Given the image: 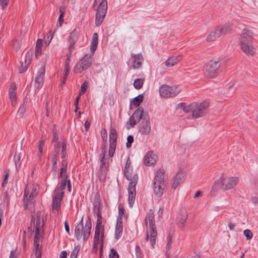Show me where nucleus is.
Returning <instances> with one entry per match:
<instances>
[{
	"label": "nucleus",
	"mask_w": 258,
	"mask_h": 258,
	"mask_svg": "<svg viewBox=\"0 0 258 258\" xmlns=\"http://www.w3.org/2000/svg\"><path fill=\"white\" fill-rule=\"evenodd\" d=\"M66 148L67 145L63 143L62 145V150H61L62 160L58 175V177L62 178V179L60 185L57 186L54 191L51 204V211L55 215L58 214L60 208L61 201L63 195V190L65 188L67 184L68 162L66 159L67 155Z\"/></svg>",
	"instance_id": "1"
},
{
	"label": "nucleus",
	"mask_w": 258,
	"mask_h": 258,
	"mask_svg": "<svg viewBox=\"0 0 258 258\" xmlns=\"http://www.w3.org/2000/svg\"><path fill=\"white\" fill-rule=\"evenodd\" d=\"M32 218L31 227L35 231L33 252L36 258H40L41 251L39 243L43 238L46 216L44 212L40 211L34 213Z\"/></svg>",
	"instance_id": "2"
},
{
	"label": "nucleus",
	"mask_w": 258,
	"mask_h": 258,
	"mask_svg": "<svg viewBox=\"0 0 258 258\" xmlns=\"http://www.w3.org/2000/svg\"><path fill=\"white\" fill-rule=\"evenodd\" d=\"M209 103L207 101L193 102L188 105L184 103L177 104V108L182 109L184 112L192 113L193 118H199L205 116L208 112Z\"/></svg>",
	"instance_id": "3"
},
{
	"label": "nucleus",
	"mask_w": 258,
	"mask_h": 258,
	"mask_svg": "<svg viewBox=\"0 0 258 258\" xmlns=\"http://www.w3.org/2000/svg\"><path fill=\"white\" fill-rule=\"evenodd\" d=\"M131 164V161L128 159L124 167V174L130 181L128 188V205L130 207H132L135 201L136 186L138 181V176L137 174L132 173Z\"/></svg>",
	"instance_id": "4"
},
{
	"label": "nucleus",
	"mask_w": 258,
	"mask_h": 258,
	"mask_svg": "<svg viewBox=\"0 0 258 258\" xmlns=\"http://www.w3.org/2000/svg\"><path fill=\"white\" fill-rule=\"evenodd\" d=\"M239 182V178L237 176H229L222 174L212 185V189L217 190L220 186L224 190H229L234 188Z\"/></svg>",
	"instance_id": "5"
},
{
	"label": "nucleus",
	"mask_w": 258,
	"mask_h": 258,
	"mask_svg": "<svg viewBox=\"0 0 258 258\" xmlns=\"http://www.w3.org/2000/svg\"><path fill=\"white\" fill-rule=\"evenodd\" d=\"M164 173L162 170H158L154 180V192L157 197H161L165 189L166 183L164 180Z\"/></svg>",
	"instance_id": "6"
},
{
	"label": "nucleus",
	"mask_w": 258,
	"mask_h": 258,
	"mask_svg": "<svg viewBox=\"0 0 258 258\" xmlns=\"http://www.w3.org/2000/svg\"><path fill=\"white\" fill-rule=\"evenodd\" d=\"M148 220L149 221V227L150 229V233H147L146 240L149 239L150 243L152 248L154 247L156 243V240L157 237V232L154 221V215L152 210H150L148 216Z\"/></svg>",
	"instance_id": "7"
},
{
	"label": "nucleus",
	"mask_w": 258,
	"mask_h": 258,
	"mask_svg": "<svg viewBox=\"0 0 258 258\" xmlns=\"http://www.w3.org/2000/svg\"><path fill=\"white\" fill-rule=\"evenodd\" d=\"M38 186L36 184L27 186L24 191L23 203L25 209L29 208L33 203L38 194Z\"/></svg>",
	"instance_id": "8"
},
{
	"label": "nucleus",
	"mask_w": 258,
	"mask_h": 258,
	"mask_svg": "<svg viewBox=\"0 0 258 258\" xmlns=\"http://www.w3.org/2000/svg\"><path fill=\"white\" fill-rule=\"evenodd\" d=\"M91 229V224L90 222L87 223L84 227L83 218L81 222L76 226L75 235L78 240L82 238L86 241L89 237Z\"/></svg>",
	"instance_id": "9"
},
{
	"label": "nucleus",
	"mask_w": 258,
	"mask_h": 258,
	"mask_svg": "<svg viewBox=\"0 0 258 258\" xmlns=\"http://www.w3.org/2000/svg\"><path fill=\"white\" fill-rule=\"evenodd\" d=\"M219 68V59H213L208 61L205 65L204 75L208 79L215 78L218 75Z\"/></svg>",
	"instance_id": "10"
},
{
	"label": "nucleus",
	"mask_w": 258,
	"mask_h": 258,
	"mask_svg": "<svg viewBox=\"0 0 258 258\" xmlns=\"http://www.w3.org/2000/svg\"><path fill=\"white\" fill-rule=\"evenodd\" d=\"M94 4L98 5L96 15V24L100 25L103 21L107 8V1L105 0H95Z\"/></svg>",
	"instance_id": "11"
},
{
	"label": "nucleus",
	"mask_w": 258,
	"mask_h": 258,
	"mask_svg": "<svg viewBox=\"0 0 258 258\" xmlns=\"http://www.w3.org/2000/svg\"><path fill=\"white\" fill-rule=\"evenodd\" d=\"M181 89L178 86L162 85L159 88L160 95L164 98H171L177 95Z\"/></svg>",
	"instance_id": "12"
},
{
	"label": "nucleus",
	"mask_w": 258,
	"mask_h": 258,
	"mask_svg": "<svg viewBox=\"0 0 258 258\" xmlns=\"http://www.w3.org/2000/svg\"><path fill=\"white\" fill-rule=\"evenodd\" d=\"M92 64V58L89 55L86 54L76 64L74 72L76 74H79L88 69Z\"/></svg>",
	"instance_id": "13"
},
{
	"label": "nucleus",
	"mask_w": 258,
	"mask_h": 258,
	"mask_svg": "<svg viewBox=\"0 0 258 258\" xmlns=\"http://www.w3.org/2000/svg\"><path fill=\"white\" fill-rule=\"evenodd\" d=\"M143 115V109L142 108L137 109L130 118L126 123L127 128H130L137 124Z\"/></svg>",
	"instance_id": "14"
},
{
	"label": "nucleus",
	"mask_w": 258,
	"mask_h": 258,
	"mask_svg": "<svg viewBox=\"0 0 258 258\" xmlns=\"http://www.w3.org/2000/svg\"><path fill=\"white\" fill-rule=\"evenodd\" d=\"M117 139L116 131L115 129H111L109 134V142L110 146L108 151V155L110 157H112L114 155V153L116 148Z\"/></svg>",
	"instance_id": "15"
},
{
	"label": "nucleus",
	"mask_w": 258,
	"mask_h": 258,
	"mask_svg": "<svg viewBox=\"0 0 258 258\" xmlns=\"http://www.w3.org/2000/svg\"><path fill=\"white\" fill-rule=\"evenodd\" d=\"M151 131V123L148 119L144 118L140 123L139 132L142 135H147Z\"/></svg>",
	"instance_id": "16"
},
{
	"label": "nucleus",
	"mask_w": 258,
	"mask_h": 258,
	"mask_svg": "<svg viewBox=\"0 0 258 258\" xmlns=\"http://www.w3.org/2000/svg\"><path fill=\"white\" fill-rule=\"evenodd\" d=\"M101 174L100 178L101 179L104 180L105 178L106 175L107 171L108 168V161L105 158V152L101 154Z\"/></svg>",
	"instance_id": "17"
},
{
	"label": "nucleus",
	"mask_w": 258,
	"mask_h": 258,
	"mask_svg": "<svg viewBox=\"0 0 258 258\" xmlns=\"http://www.w3.org/2000/svg\"><path fill=\"white\" fill-rule=\"evenodd\" d=\"M157 155L152 151L147 152L144 159V163L146 166H149L155 163L157 160Z\"/></svg>",
	"instance_id": "18"
},
{
	"label": "nucleus",
	"mask_w": 258,
	"mask_h": 258,
	"mask_svg": "<svg viewBox=\"0 0 258 258\" xmlns=\"http://www.w3.org/2000/svg\"><path fill=\"white\" fill-rule=\"evenodd\" d=\"M93 212L94 214L98 217L101 218V204L99 194L96 193L94 196V201L93 204Z\"/></svg>",
	"instance_id": "19"
},
{
	"label": "nucleus",
	"mask_w": 258,
	"mask_h": 258,
	"mask_svg": "<svg viewBox=\"0 0 258 258\" xmlns=\"http://www.w3.org/2000/svg\"><path fill=\"white\" fill-rule=\"evenodd\" d=\"M45 74V69L43 67L40 68L35 78V87L39 88L41 86L44 82V78Z\"/></svg>",
	"instance_id": "20"
},
{
	"label": "nucleus",
	"mask_w": 258,
	"mask_h": 258,
	"mask_svg": "<svg viewBox=\"0 0 258 258\" xmlns=\"http://www.w3.org/2000/svg\"><path fill=\"white\" fill-rule=\"evenodd\" d=\"M219 36H224L229 33L231 29V25L229 24H224L215 28Z\"/></svg>",
	"instance_id": "21"
},
{
	"label": "nucleus",
	"mask_w": 258,
	"mask_h": 258,
	"mask_svg": "<svg viewBox=\"0 0 258 258\" xmlns=\"http://www.w3.org/2000/svg\"><path fill=\"white\" fill-rule=\"evenodd\" d=\"M243 52L248 56H252L255 53V49L251 42H243Z\"/></svg>",
	"instance_id": "22"
},
{
	"label": "nucleus",
	"mask_w": 258,
	"mask_h": 258,
	"mask_svg": "<svg viewBox=\"0 0 258 258\" xmlns=\"http://www.w3.org/2000/svg\"><path fill=\"white\" fill-rule=\"evenodd\" d=\"M220 37L216 29L214 28L211 30L207 35L205 40L208 43H213Z\"/></svg>",
	"instance_id": "23"
},
{
	"label": "nucleus",
	"mask_w": 258,
	"mask_h": 258,
	"mask_svg": "<svg viewBox=\"0 0 258 258\" xmlns=\"http://www.w3.org/2000/svg\"><path fill=\"white\" fill-rule=\"evenodd\" d=\"M253 32L248 28L243 29V42H251L253 39Z\"/></svg>",
	"instance_id": "24"
},
{
	"label": "nucleus",
	"mask_w": 258,
	"mask_h": 258,
	"mask_svg": "<svg viewBox=\"0 0 258 258\" xmlns=\"http://www.w3.org/2000/svg\"><path fill=\"white\" fill-rule=\"evenodd\" d=\"M133 68L134 69H137L140 68L142 65L143 57L141 54H134L132 56Z\"/></svg>",
	"instance_id": "25"
},
{
	"label": "nucleus",
	"mask_w": 258,
	"mask_h": 258,
	"mask_svg": "<svg viewBox=\"0 0 258 258\" xmlns=\"http://www.w3.org/2000/svg\"><path fill=\"white\" fill-rule=\"evenodd\" d=\"M78 35L79 32L76 29H74L71 32L69 38L70 49H73L74 48V46L78 39Z\"/></svg>",
	"instance_id": "26"
},
{
	"label": "nucleus",
	"mask_w": 258,
	"mask_h": 258,
	"mask_svg": "<svg viewBox=\"0 0 258 258\" xmlns=\"http://www.w3.org/2000/svg\"><path fill=\"white\" fill-rule=\"evenodd\" d=\"M181 55H174L169 57L165 62V64L167 67H172L175 66L178 61H180Z\"/></svg>",
	"instance_id": "27"
},
{
	"label": "nucleus",
	"mask_w": 258,
	"mask_h": 258,
	"mask_svg": "<svg viewBox=\"0 0 258 258\" xmlns=\"http://www.w3.org/2000/svg\"><path fill=\"white\" fill-rule=\"evenodd\" d=\"M101 231L100 223H98L95 228V236L94 239L93 248L96 249L99 244V236Z\"/></svg>",
	"instance_id": "28"
},
{
	"label": "nucleus",
	"mask_w": 258,
	"mask_h": 258,
	"mask_svg": "<svg viewBox=\"0 0 258 258\" xmlns=\"http://www.w3.org/2000/svg\"><path fill=\"white\" fill-rule=\"evenodd\" d=\"M10 98L11 100L12 105L14 106L16 103V86L15 84L11 85L9 88Z\"/></svg>",
	"instance_id": "29"
},
{
	"label": "nucleus",
	"mask_w": 258,
	"mask_h": 258,
	"mask_svg": "<svg viewBox=\"0 0 258 258\" xmlns=\"http://www.w3.org/2000/svg\"><path fill=\"white\" fill-rule=\"evenodd\" d=\"M187 218V213L185 209H183L180 210L179 213L177 216V222L183 224L186 220Z\"/></svg>",
	"instance_id": "30"
},
{
	"label": "nucleus",
	"mask_w": 258,
	"mask_h": 258,
	"mask_svg": "<svg viewBox=\"0 0 258 258\" xmlns=\"http://www.w3.org/2000/svg\"><path fill=\"white\" fill-rule=\"evenodd\" d=\"M122 233V223L118 220L115 228V237L116 239H118L121 236Z\"/></svg>",
	"instance_id": "31"
},
{
	"label": "nucleus",
	"mask_w": 258,
	"mask_h": 258,
	"mask_svg": "<svg viewBox=\"0 0 258 258\" xmlns=\"http://www.w3.org/2000/svg\"><path fill=\"white\" fill-rule=\"evenodd\" d=\"M98 34L94 33L92 36V43L90 46V51L92 54H94L98 45Z\"/></svg>",
	"instance_id": "32"
},
{
	"label": "nucleus",
	"mask_w": 258,
	"mask_h": 258,
	"mask_svg": "<svg viewBox=\"0 0 258 258\" xmlns=\"http://www.w3.org/2000/svg\"><path fill=\"white\" fill-rule=\"evenodd\" d=\"M42 43V39H38L36 42V44L35 49V56L37 58L39 57L41 54Z\"/></svg>",
	"instance_id": "33"
},
{
	"label": "nucleus",
	"mask_w": 258,
	"mask_h": 258,
	"mask_svg": "<svg viewBox=\"0 0 258 258\" xmlns=\"http://www.w3.org/2000/svg\"><path fill=\"white\" fill-rule=\"evenodd\" d=\"M181 181V178L178 174L176 175L172 179L171 187L172 189H176Z\"/></svg>",
	"instance_id": "34"
},
{
	"label": "nucleus",
	"mask_w": 258,
	"mask_h": 258,
	"mask_svg": "<svg viewBox=\"0 0 258 258\" xmlns=\"http://www.w3.org/2000/svg\"><path fill=\"white\" fill-rule=\"evenodd\" d=\"M33 54V52L32 50H30L28 51L25 54L24 63L26 64L28 63V65H30L32 60Z\"/></svg>",
	"instance_id": "35"
},
{
	"label": "nucleus",
	"mask_w": 258,
	"mask_h": 258,
	"mask_svg": "<svg viewBox=\"0 0 258 258\" xmlns=\"http://www.w3.org/2000/svg\"><path fill=\"white\" fill-rule=\"evenodd\" d=\"M60 11V15L58 17V21L59 23V25L61 26L62 24V23L63 22V16L65 15V7L63 6H61L60 7L59 9Z\"/></svg>",
	"instance_id": "36"
},
{
	"label": "nucleus",
	"mask_w": 258,
	"mask_h": 258,
	"mask_svg": "<svg viewBox=\"0 0 258 258\" xmlns=\"http://www.w3.org/2000/svg\"><path fill=\"white\" fill-rule=\"evenodd\" d=\"M144 79H137L134 82V86L137 89H141L143 85Z\"/></svg>",
	"instance_id": "37"
},
{
	"label": "nucleus",
	"mask_w": 258,
	"mask_h": 258,
	"mask_svg": "<svg viewBox=\"0 0 258 258\" xmlns=\"http://www.w3.org/2000/svg\"><path fill=\"white\" fill-rule=\"evenodd\" d=\"M143 99V95L140 94L135 97L133 101V104L135 107L138 106Z\"/></svg>",
	"instance_id": "38"
},
{
	"label": "nucleus",
	"mask_w": 258,
	"mask_h": 258,
	"mask_svg": "<svg viewBox=\"0 0 258 258\" xmlns=\"http://www.w3.org/2000/svg\"><path fill=\"white\" fill-rule=\"evenodd\" d=\"M52 133H53V138H52V142L53 143H57L58 139V135L57 133L56 127L55 125H53V127L52 129Z\"/></svg>",
	"instance_id": "39"
},
{
	"label": "nucleus",
	"mask_w": 258,
	"mask_h": 258,
	"mask_svg": "<svg viewBox=\"0 0 258 258\" xmlns=\"http://www.w3.org/2000/svg\"><path fill=\"white\" fill-rule=\"evenodd\" d=\"M118 210H119V216L121 218L122 217L126 218L127 216L126 215L125 213V210L121 204H119L118 205Z\"/></svg>",
	"instance_id": "40"
},
{
	"label": "nucleus",
	"mask_w": 258,
	"mask_h": 258,
	"mask_svg": "<svg viewBox=\"0 0 258 258\" xmlns=\"http://www.w3.org/2000/svg\"><path fill=\"white\" fill-rule=\"evenodd\" d=\"M243 234L247 240L251 239L253 236L252 232L249 229L245 230L243 231Z\"/></svg>",
	"instance_id": "41"
},
{
	"label": "nucleus",
	"mask_w": 258,
	"mask_h": 258,
	"mask_svg": "<svg viewBox=\"0 0 258 258\" xmlns=\"http://www.w3.org/2000/svg\"><path fill=\"white\" fill-rule=\"evenodd\" d=\"M134 141V137L132 135H129L127 138V142L126 143V146L127 148H130L131 147L132 144Z\"/></svg>",
	"instance_id": "42"
},
{
	"label": "nucleus",
	"mask_w": 258,
	"mask_h": 258,
	"mask_svg": "<svg viewBox=\"0 0 258 258\" xmlns=\"http://www.w3.org/2000/svg\"><path fill=\"white\" fill-rule=\"evenodd\" d=\"M79 251V248L77 246L72 251L70 258H77V255Z\"/></svg>",
	"instance_id": "43"
},
{
	"label": "nucleus",
	"mask_w": 258,
	"mask_h": 258,
	"mask_svg": "<svg viewBox=\"0 0 258 258\" xmlns=\"http://www.w3.org/2000/svg\"><path fill=\"white\" fill-rule=\"evenodd\" d=\"M171 244H172V237L170 235H169L167 237V243L166 244L167 252H169L170 247H171Z\"/></svg>",
	"instance_id": "44"
},
{
	"label": "nucleus",
	"mask_w": 258,
	"mask_h": 258,
	"mask_svg": "<svg viewBox=\"0 0 258 258\" xmlns=\"http://www.w3.org/2000/svg\"><path fill=\"white\" fill-rule=\"evenodd\" d=\"M29 66L27 64L24 63V64H22V65L21 66V67H19V73H22L23 72H24L25 71H26L27 70V69H28V68L29 67Z\"/></svg>",
	"instance_id": "45"
},
{
	"label": "nucleus",
	"mask_w": 258,
	"mask_h": 258,
	"mask_svg": "<svg viewBox=\"0 0 258 258\" xmlns=\"http://www.w3.org/2000/svg\"><path fill=\"white\" fill-rule=\"evenodd\" d=\"M44 146V142L43 140H40L39 142L38 150L40 153V156L43 152V148Z\"/></svg>",
	"instance_id": "46"
},
{
	"label": "nucleus",
	"mask_w": 258,
	"mask_h": 258,
	"mask_svg": "<svg viewBox=\"0 0 258 258\" xmlns=\"http://www.w3.org/2000/svg\"><path fill=\"white\" fill-rule=\"evenodd\" d=\"M26 111V106L24 105V104H23L21 105L18 111V114H20L21 116H22L23 114Z\"/></svg>",
	"instance_id": "47"
},
{
	"label": "nucleus",
	"mask_w": 258,
	"mask_h": 258,
	"mask_svg": "<svg viewBox=\"0 0 258 258\" xmlns=\"http://www.w3.org/2000/svg\"><path fill=\"white\" fill-rule=\"evenodd\" d=\"M109 258H118V254L116 250L111 249L109 254Z\"/></svg>",
	"instance_id": "48"
},
{
	"label": "nucleus",
	"mask_w": 258,
	"mask_h": 258,
	"mask_svg": "<svg viewBox=\"0 0 258 258\" xmlns=\"http://www.w3.org/2000/svg\"><path fill=\"white\" fill-rule=\"evenodd\" d=\"M64 143L63 142L61 144L60 142H57V143L54 144V147L55 148V151H58L59 152L60 151V148L62 149V145ZM64 143L66 144V143L64 142Z\"/></svg>",
	"instance_id": "49"
},
{
	"label": "nucleus",
	"mask_w": 258,
	"mask_h": 258,
	"mask_svg": "<svg viewBox=\"0 0 258 258\" xmlns=\"http://www.w3.org/2000/svg\"><path fill=\"white\" fill-rule=\"evenodd\" d=\"M9 3V0H0V4L3 9H5Z\"/></svg>",
	"instance_id": "50"
},
{
	"label": "nucleus",
	"mask_w": 258,
	"mask_h": 258,
	"mask_svg": "<svg viewBox=\"0 0 258 258\" xmlns=\"http://www.w3.org/2000/svg\"><path fill=\"white\" fill-rule=\"evenodd\" d=\"M135 251L137 256V258H140L141 254V249L139 246H136L135 248Z\"/></svg>",
	"instance_id": "51"
},
{
	"label": "nucleus",
	"mask_w": 258,
	"mask_h": 258,
	"mask_svg": "<svg viewBox=\"0 0 258 258\" xmlns=\"http://www.w3.org/2000/svg\"><path fill=\"white\" fill-rule=\"evenodd\" d=\"M87 88V83L86 82L83 83L81 87V90L82 91V93H85Z\"/></svg>",
	"instance_id": "52"
},
{
	"label": "nucleus",
	"mask_w": 258,
	"mask_h": 258,
	"mask_svg": "<svg viewBox=\"0 0 258 258\" xmlns=\"http://www.w3.org/2000/svg\"><path fill=\"white\" fill-rule=\"evenodd\" d=\"M9 176V173H7L3 177V181L2 182V186L4 187L7 183V179Z\"/></svg>",
	"instance_id": "53"
},
{
	"label": "nucleus",
	"mask_w": 258,
	"mask_h": 258,
	"mask_svg": "<svg viewBox=\"0 0 258 258\" xmlns=\"http://www.w3.org/2000/svg\"><path fill=\"white\" fill-rule=\"evenodd\" d=\"M52 163H53V165H52V168L54 170V171L55 172L56 171V169H57V159H55V158H53L52 159Z\"/></svg>",
	"instance_id": "54"
},
{
	"label": "nucleus",
	"mask_w": 258,
	"mask_h": 258,
	"mask_svg": "<svg viewBox=\"0 0 258 258\" xmlns=\"http://www.w3.org/2000/svg\"><path fill=\"white\" fill-rule=\"evenodd\" d=\"M202 196V192L199 190L196 192L194 198V199H196V198L201 197Z\"/></svg>",
	"instance_id": "55"
},
{
	"label": "nucleus",
	"mask_w": 258,
	"mask_h": 258,
	"mask_svg": "<svg viewBox=\"0 0 258 258\" xmlns=\"http://www.w3.org/2000/svg\"><path fill=\"white\" fill-rule=\"evenodd\" d=\"M67 256V252L66 251L63 250L61 252L59 258H66Z\"/></svg>",
	"instance_id": "56"
},
{
	"label": "nucleus",
	"mask_w": 258,
	"mask_h": 258,
	"mask_svg": "<svg viewBox=\"0 0 258 258\" xmlns=\"http://www.w3.org/2000/svg\"><path fill=\"white\" fill-rule=\"evenodd\" d=\"M64 71L65 72V76H66V77H68V73L69 72V67H64Z\"/></svg>",
	"instance_id": "57"
},
{
	"label": "nucleus",
	"mask_w": 258,
	"mask_h": 258,
	"mask_svg": "<svg viewBox=\"0 0 258 258\" xmlns=\"http://www.w3.org/2000/svg\"><path fill=\"white\" fill-rule=\"evenodd\" d=\"M20 155H18V157H17V159L16 160V161H15V164H16V167H17L18 165L19 166H20V164H19V162L20 161Z\"/></svg>",
	"instance_id": "58"
},
{
	"label": "nucleus",
	"mask_w": 258,
	"mask_h": 258,
	"mask_svg": "<svg viewBox=\"0 0 258 258\" xmlns=\"http://www.w3.org/2000/svg\"><path fill=\"white\" fill-rule=\"evenodd\" d=\"M70 62H71V59L67 58L66 62H65L64 67H69Z\"/></svg>",
	"instance_id": "59"
},
{
	"label": "nucleus",
	"mask_w": 258,
	"mask_h": 258,
	"mask_svg": "<svg viewBox=\"0 0 258 258\" xmlns=\"http://www.w3.org/2000/svg\"><path fill=\"white\" fill-rule=\"evenodd\" d=\"M9 258H17V256L15 254V251H11Z\"/></svg>",
	"instance_id": "60"
},
{
	"label": "nucleus",
	"mask_w": 258,
	"mask_h": 258,
	"mask_svg": "<svg viewBox=\"0 0 258 258\" xmlns=\"http://www.w3.org/2000/svg\"><path fill=\"white\" fill-rule=\"evenodd\" d=\"M90 123L88 121H86L85 123V127L86 128V130L87 131L89 127H90Z\"/></svg>",
	"instance_id": "61"
},
{
	"label": "nucleus",
	"mask_w": 258,
	"mask_h": 258,
	"mask_svg": "<svg viewBox=\"0 0 258 258\" xmlns=\"http://www.w3.org/2000/svg\"><path fill=\"white\" fill-rule=\"evenodd\" d=\"M235 226V224L232 223H230L228 225V227H229V229L231 230L234 229Z\"/></svg>",
	"instance_id": "62"
},
{
	"label": "nucleus",
	"mask_w": 258,
	"mask_h": 258,
	"mask_svg": "<svg viewBox=\"0 0 258 258\" xmlns=\"http://www.w3.org/2000/svg\"><path fill=\"white\" fill-rule=\"evenodd\" d=\"M64 227H65V229H66V231L68 233H69V225L68 224V223L66 222L65 223H64Z\"/></svg>",
	"instance_id": "63"
},
{
	"label": "nucleus",
	"mask_w": 258,
	"mask_h": 258,
	"mask_svg": "<svg viewBox=\"0 0 258 258\" xmlns=\"http://www.w3.org/2000/svg\"><path fill=\"white\" fill-rule=\"evenodd\" d=\"M67 182L68 183L67 187H68V190L69 191H71V183H70V181L69 180H67Z\"/></svg>",
	"instance_id": "64"
}]
</instances>
